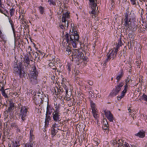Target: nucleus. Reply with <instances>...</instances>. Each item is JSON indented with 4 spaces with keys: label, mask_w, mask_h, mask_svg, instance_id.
Segmentation results:
<instances>
[{
    "label": "nucleus",
    "mask_w": 147,
    "mask_h": 147,
    "mask_svg": "<svg viewBox=\"0 0 147 147\" xmlns=\"http://www.w3.org/2000/svg\"><path fill=\"white\" fill-rule=\"evenodd\" d=\"M16 62H15L14 67L13 68V73L16 76H19L20 78H22L24 77L25 78V76H26V74L25 73V71L24 70V67H23V65L26 63L27 64V66L28 67V66H31L30 64V60L29 59L28 55L25 56L23 62L21 61V62H20L18 65L17 63L18 61L17 59H15Z\"/></svg>",
    "instance_id": "f257e3e1"
},
{
    "label": "nucleus",
    "mask_w": 147,
    "mask_h": 147,
    "mask_svg": "<svg viewBox=\"0 0 147 147\" xmlns=\"http://www.w3.org/2000/svg\"><path fill=\"white\" fill-rule=\"evenodd\" d=\"M72 53L71 56L72 61H73L74 60V59H76V61L78 62L77 65H79L83 62L82 59L84 54L82 52L81 49H75L72 52Z\"/></svg>",
    "instance_id": "f03ea898"
},
{
    "label": "nucleus",
    "mask_w": 147,
    "mask_h": 147,
    "mask_svg": "<svg viewBox=\"0 0 147 147\" xmlns=\"http://www.w3.org/2000/svg\"><path fill=\"white\" fill-rule=\"evenodd\" d=\"M38 72L36 70V66L32 65L30 72L29 80L31 84L33 85H35L38 83Z\"/></svg>",
    "instance_id": "7ed1b4c3"
},
{
    "label": "nucleus",
    "mask_w": 147,
    "mask_h": 147,
    "mask_svg": "<svg viewBox=\"0 0 147 147\" xmlns=\"http://www.w3.org/2000/svg\"><path fill=\"white\" fill-rule=\"evenodd\" d=\"M52 113L53 119L54 121L59 123L61 120V113L59 109H57Z\"/></svg>",
    "instance_id": "20e7f679"
},
{
    "label": "nucleus",
    "mask_w": 147,
    "mask_h": 147,
    "mask_svg": "<svg viewBox=\"0 0 147 147\" xmlns=\"http://www.w3.org/2000/svg\"><path fill=\"white\" fill-rule=\"evenodd\" d=\"M28 113L27 109L25 107H21L20 112L19 113V116L21 117L22 122H23L26 119V116Z\"/></svg>",
    "instance_id": "39448f33"
},
{
    "label": "nucleus",
    "mask_w": 147,
    "mask_h": 147,
    "mask_svg": "<svg viewBox=\"0 0 147 147\" xmlns=\"http://www.w3.org/2000/svg\"><path fill=\"white\" fill-rule=\"evenodd\" d=\"M70 18L69 13L67 12L66 13H63L62 18V21L64 22V26L67 28L68 27L69 25V22L68 19Z\"/></svg>",
    "instance_id": "423d86ee"
},
{
    "label": "nucleus",
    "mask_w": 147,
    "mask_h": 147,
    "mask_svg": "<svg viewBox=\"0 0 147 147\" xmlns=\"http://www.w3.org/2000/svg\"><path fill=\"white\" fill-rule=\"evenodd\" d=\"M69 44H71L74 48L76 47V43L78 42L79 36H76L73 35V34H70Z\"/></svg>",
    "instance_id": "0eeeda50"
},
{
    "label": "nucleus",
    "mask_w": 147,
    "mask_h": 147,
    "mask_svg": "<svg viewBox=\"0 0 147 147\" xmlns=\"http://www.w3.org/2000/svg\"><path fill=\"white\" fill-rule=\"evenodd\" d=\"M89 5L90 7L91 8L92 10L89 11L90 14H95V10L96 9V6L97 5L96 3V0H89Z\"/></svg>",
    "instance_id": "6e6552de"
},
{
    "label": "nucleus",
    "mask_w": 147,
    "mask_h": 147,
    "mask_svg": "<svg viewBox=\"0 0 147 147\" xmlns=\"http://www.w3.org/2000/svg\"><path fill=\"white\" fill-rule=\"evenodd\" d=\"M8 99L9 106L7 110L5 111V114H8L9 113H11L14 109V103H13L12 100Z\"/></svg>",
    "instance_id": "1a4fd4ad"
},
{
    "label": "nucleus",
    "mask_w": 147,
    "mask_h": 147,
    "mask_svg": "<svg viewBox=\"0 0 147 147\" xmlns=\"http://www.w3.org/2000/svg\"><path fill=\"white\" fill-rule=\"evenodd\" d=\"M128 13H125L124 17L125 18L124 20V23L123 26H124L126 27V29L127 30L129 28L130 24L129 23L131 21L130 19L128 18Z\"/></svg>",
    "instance_id": "9d476101"
},
{
    "label": "nucleus",
    "mask_w": 147,
    "mask_h": 147,
    "mask_svg": "<svg viewBox=\"0 0 147 147\" xmlns=\"http://www.w3.org/2000/svg\"><path fill=\"white\" fill-rule=\"evenodd\" d=\"M105 113L107 118L111 122H113L114 119L113 115L110 111L108 110H105Z\"/></svg>",
    "instance_id": "9b49d317"
},
{
    "label": "nucleus",
    "mask_w": 147,
    "mask_h": 147,
    "mask_svg": "<svg viewBox=\"0 0 147 147\" xmlns=\"http://www.w3.org/2000/svg\"><path fill=\"white\" fill-rule=\"evenodd\" d=\"M5 7L4 5L2 3L1 0H0V12L6 16L8 17V15H9L8 12L7 11H5Z\"/></svg>",
    "instance_id": "f8f14e48"
},
{
    "label": "nucleus",
    "mask_w": 147,
    "mask_h": 147,
    "mask_svg": "<svg viewBox=\"0 0 147 147\" xmlns=\"http://www.w3.org/2000/svg\"><path fill=\"white\" fill-rule=\"evenodd\" d=\"M121 88V87L117 85V86H116L115 90H113L112 92L111 95L112 96H115L119 92Z\"/></svg>",
    "instance_id": "ddd939ff"
},
{
    "label": "nucleus",
    "mask_w": 147,
    "mask_h": 147,
    "mask_svg": "<svg viewBox=\"0 0 147 147\" xmlns=\"http://www.w3.org/2000/svg\"><path fill=\"white\" fill-rule=\"evenodd\" d=\"M34 100L35 101V103L36 105H40L42 103L43 101L41 98L39 97H37V96L35 97Z\"/></svg>",
    "instance_id": "4468645a"
},
{
    "label": "nucleus",
    "mask_w": 147,
    "mask_h": 147,
    "mask_svg": "<svg viewBox=\"0 0 147 147\" xmlns=\"http://www.w3.org/2000/svg\"><path fill=\"white\" fill-rule=\"evenodd\" d=\"M124 73L122 70L121 69V70L118 72L117 74V76L116 78L117 80V82H118L120 81L122 77L123 76Z\"/></svg>",
    "instance_id": "2eb2a0df"
},
{
    "label": "nucleus",
    "mask_w": 147,
    "mask_h": 147,
    "mask_svg": "<svg viewBox=\"0 0 147 147\" xmlns=\"http://www.w3.org/2000/svg\"><path fill=\"white\" fill-rule=\"evenodd\" d=\"M52 116L45 114V126H48L49 122L51 120Z\"/></svg>",
    "instance_id": "dca6fc26"
},
{
    "label": "nucleus",
    "mask_w": 147,
    "mask_h": 147,
    "mask_svg": "<svg viewBox=\"0 0 147 147\" xmlns=\"http://www.w3.org/2000/svg\"><path fill=\"white\" fill-rule=\"evenodd\" d=\"M145 132L143 130H140L139 132L135 134L136 136L139 137L140 138H143L145 136Z\"/></svg>",
    "instance_id": "f3484780"
},
{
    "label": "nucleus",
    "mask_w": 147,
    "mask_h": 147,
    "mask_svg": "<svg viewBox=\"0 0 147 147\" xmlns=\"http://www.w3.org/2000/svg\"><path fill=\"white\" fill-rule=\"evenodd\" d=\"M52 108L51 106L48 104L46 109V115H51L52 112Z\"/></svg>",
    "instance_id": "a211bd4d"
},
{
    "label": "nucleus",
    "mask_w": 147,
    "mask_h": 147,
    "mask_svg": "<svg viewBox=\"0 0 147 147\" xmlns=\"http://www.w3.org/2000/svg\"><path fill=\"white\" fill-rule=\"evenodd\" d=\"M116 57V54H114L113 50L111 51L107 56L109 59L110 60L112 59V60L114 58H115Z\"/></svg>",
    "instance_id": "6ab92c4d"
},
{
    "label": "nucleus",
    "mask_w": 147,
    "mask_h": 147,
    "mask_svg": "<svg viewBox=\"0 0 147 147\" xmlns=\"http://www.w3.org/2000/svg\"><path fill=\"white\" fill-rule=\"evenodd\" d=\"M125 140H126L123 138H122L120 139H119L118 140V147L121 146L124 147L123 145Z\"/></svg>",
    "instance_id": "aec40b11"
},
{
    "label": "nucleus",
    "mask_w": 147,
    "mask_h": 147,
    "mask_svg": "<svg viewBox=\"0 0 147 147\" xmlns=\"http://www.w3.org/2000/svg\"><path fill=\"white\" fill-rule=\"evenodd\" d=\"M90 101L92 111H96V105L95 103L91 100H90Z\"/></svg>",
    "instance_id": "412c9836"
},
{
    "label": "nucleus",
    "mask_w": 147,
    "mask_h": 147,
    "mask_svg": "<svg viewBox=\"0 0 147 147\" xmlns=\"http://www.w3.org/2000/svg\"><path fill=\"white\" fill-rule=\"evenodd\" d=\"M65 53L67 55H70L71 53V49L69 46H67Z\"/></svg>",
    "instance_id": "4be33fe9"
},
{
    "label": "nucleus",
    "mask_w": 147,
    "mask_h": 147,
    "mask_svg": "<svg viewBox=\"0 0 147 147\" xmlns=\"http://www.w3.org/2000/svg\"><path fill=\"white\" fill-rule=\"evenodd\" d=\"M70 36V34L67 33L65 35V38L67 42L69 44L70 39H69V36Z\"/></svg>",
    "instance_id": "5701e85b"
},
{
    "label": "nucleus",
    "mask_w": 147,
    "mask_h": 147,
    "mask_svg": "<svg viewBox=\"0 0 147 147\" xmlns=\"http://www.w3.org/2000/svg\"><path fill=\"white\" fill-rule=\"evenodd\" d=\"M133 12V11H131L129 15V19H130L131 20V19H133L135 18V14Z\"/></svg>",
    "instance_id": "b1692460"
},
{
    "label": "nucleus",
    "mask_w": 147,
    "mask_h": 147,
    "mask_svg": "<svg viewBox=\"0 0 147 147\" xmlns=\"http://www.w3.org/2000/svg\"><path fill=\"white\" fill-rule=\"evenodd\" d=\"M111 144H113V146L115 145L116 146H118V140H113L111 141Z\"/></svg>",
    "instance_id": "393cba45"
},
{
    "label": "nucleus",
    "mask_w": 147,
    "mask_h": 147,
    "mask_svg": "<svg viewBox=\"0 0 147 147\" xmlns=\"http://www.w3.org/2000/svg\"><path fill=\"white\" fill-rule=\"evenodd\" d=\"M54 63L52 62H50L49 64V67L52 68L53 70L55 69L56 67L54 65Z\"/></svg>",
    "instance_id": "a878e982"
},
{
    "label": "nucleus",
    "mask_w": 147,
    "mask_h": 147,
    "mask_svg": "<svg viewBox=\"0 0 147 147\" xmlns=\"http://www.w3.org/2000/svg\"><path fill=\"white\" fill-rule=\"evenodd\" d=\"M39 9L40 13L42 14L45 12V8L42 6H40L39 7Z\"/></svg>",
    "instance_id": "bb28decb"
},
{
    "label": "nucleus",
    "mask_w": 147,
    "mask_h": 147,
    "mask_svg": "<svg viewBox=\"0 0 147 147\" xmlns=\"http://www.w3.org/2000/svg\"><path fill=\"white\" fill-rule=\"evenodd\" d=\"M7 90V89H5V91H4L2 92H1V94L5 98H8L9 96H8V95L6 94V90Z\"/></svg>",
    "instance_id": "cd10ccee"
},
{
    "label": "nucleus",
    "mask_w": 147,
    "mask_h": 147,
    "mask_svg": "<svg viewBox=\"0 0 147 147\" xmlns=\"http://www.w3.org/2000/svg\"><path fill=\"white\" fill-rule=\"evenodd\" d=\"M8 19L9 20V22L11 25L13 31V32H14L15 30L13 27V21L11 20V18L10 17Z\"/></svg>",
    "instance_id": "c85d7f7f"
},
{
    "label": "nucleus",
    "mask_w": 147,
    "mask_h": 147,
    "mask_svg": "<svg viewBox=\"0 0 147 147\" xmlns=\"http://www.w3.org/2000/svg\"><path fill=\"white\" fill-rule=\"evenodd\" d=\"M15 11V10L13 8H12L10 9L9 13L11 17L13 16L14 14Z\"/></svg>",
    "instance_id": "c756f323"
},
{
    "label": "nucleus",
    "mask_w": 147,
    "mask_h": 147,
    "mask_svg": "<svg viewBox=\"0 0 147 147\" xmlns=\"http://www.w3.org/2000/svg\"><path fill=\"white\" fill-rule=\"evenodd\" d=\"M128 36L130 40H133L134 38V36L132 34V33H129L128 34Z\"/></svg>",
    "instance_id": "7c9ffc66"
},
{
    "label": "nucleus",
    "mask_w": 147,
    "mask_h": 147,
    "mask_svg": "<svg viewBox=\"0 0 147 147\" xmlns=\"http://www.w3.org/2000/svg\"><path fill=\"white\" fill-rule=\"evenodd\" d=\"M57 90V92L58 93V94H59V96L61 95V92H62L63 91V90H62V89H61L59 87V89H58L57 87H56Z\"/></svg>",
    "instance_id": "2f4dec72"
},
{
    "label": "nucleus",
    "mask_w": 147,
    "mask_h": 147,
    "mask_svg": "<svg viewBox=\"0 0 147 147\" xmlns=\"http://www.w3.org/2000/svg\"><path fill=\"white\" fill-rule=\"evenodd\" d=\"M102 124H103V126H106L109 127V125L106 119H103Z\"/></svg>",
    "instance_id": "473e14b6"
},
{
    "label": "nucleus",
    "mask_w": 147,
    "mask_h": 147,
    "mask_svg": "<svg viewBox=\"0 0 147 147\" xmlns=\"http://www.w3.org/2000/svg\"><path fill=\"white\" fill-rule=\"evenodd\" d=\"M131 4L132 5H134L135 7L136 6V1H138V0H130Z\"/></svg>",
    "instance_id": "72a5a7b5"
},
{
    "label": "nucleus",
    "mask_w": 147,
    "mask_h": 147,
    "mask_svg": "<svg viewBox=\"0 0 147 147\" xmlns=\"http://www.w3.org/2000/svg\"><path fill=\"white\" fill-rule=\"evenodd\" d=\"M51 129V135H52L53 136H55L57 133L56 132V130L55 129Z\"/></svg>",
    "instance_id": "f704fd0d"
},
{
    "label": "nucleus",
    "mask_w": 147,
    "mask_h": 147,
    "mask_svg": "<svg viewBox=\"0 0 147 147\" xmlns=\"http://www.w3.org/2000/svg\"><path fill=\"white\" fill-rule=\"evenodd\" d=\"M131 79V77L129 76L128 77H127V79L125 80V83L128 84L130 81Z\"/></svg>",
    "instance_id": "c9c22d12"
},
{
    "label": "nucleus",
    "mask_w": 147,
    "mask_h": 147,
    "mask_svg": "<svg viewBox=\"0 0 147 147\" xmlns=\"http://www.w3.org/2000/svg\"><path fill=\"white\" fill-rule=\"evenodd\" d=\"M34 135L33 134H30V142L32 143L33 138H34Z\"/></svg>",
    "instance_id": "e433bc0d"
},
{
    "label": "nucleus",
    "mask_w": 147,
    "mask_h": 147,
    "mask_svg": "<svg viewBox=\"0 0 147 147\" xmlns=\"http://www.w3.org/2000/svg\"><path fill=\"white\" fill-rule=\"evenodd\" d=\"M92 113L93 114V116L95 118H97V117L98 116V115L96 113V111H92Z\"/></svg>",
    "instance_id": "4c0bfd02"
},
{
    "label": "nucleus",
    "mask_w": 147,
    "mask_h": 147,
    "mask_svg": "<svg viewBox=\"0 0 147 147\" xmlns=\"http://www.w3.org/2000/svg\"><path fill=\"white\" fill-rule=\"evenodd\" d=\"M12 147H18V143L16 141L14 142H13Z\"/></svg>",
    "instance_id": "58836bf2"
},
{
    "label": "nucleus",
    "mask_w": 147,
    "mask_h": 147,
    "mask_svg": "<svg viewBox=\"0 0 147 147\" xmlns=\"http://www.w3.org/2000/svg\"><path fill=\"white\" fill-rule=\"evenodd\" d=\"M71 65L70 64H68L67 65V70L68 71V72L69 73L71 71Z\"/></svg>",
    "instance_id": "ea45409f"
},
{
    "label": "nucleus",
    "mask_w": 147,
    "mask_h": 147,
    "mask_svg": "<svg viewBox=\"0 0 147 147\" xmlns=\"http://www.w3.org/2000/svg\"><path fill=\"white\" fill-rule=\"evenodd\" d=\"M3 84L2 85V86H1V88H0V91H1V92H2L5 91V90H4V84L2 83H1V84Z\"/></svg>",
    "instance_id": "a19ab883"
},
{
    "label": "nucleus",
    "mask_w": 147,
    "mask_h": 147,
    "mask_svg": "<svg viewBox=\"0 0 147 147\" xmlns=\"http://www.w3.org/2000/svg\"><path fill=\"white\" fill-rule=\"evenodd\" d=\"M142 98L144 100L147 102V96L145 94H143L142 96Z\"/></svg>",
    "instance_id": "79ce46f5"
},
{
    "label": "nucleus",
    "mask_w": 147,
    "mask_h": 147,
    "mask_svg": "<svg viewBox=\"0 0 147 147\" xmlns=\"http://www.w3.org/2000/svg\"><path fill=\"white\" fill-rule=\"evenodd\" d=\"M25 147H33V144L32 143L27 144L25 145Z\"/></svg>",
    "instance_id": "37998d69"
},
{
    "label": "nucleus",
    "mask_w": 147,
    "mask_h": 147,
    "mask_svg": "<svg viewBox=\"0 0 147 147\" xmlns=\"http://www.w3.org/2000/svg\"><path fill=\"white\" fill-rule=\"evenodd\" d=\"M48 2H50L51 4H52L53 5H55V0H48Z\"/></svg>",
    "instance_id": "c03bdc74"
},
{
    "label": "nucleus",
    "mask_w": 147,
    "mask_h": 147,
    "mask_svg": "<svg viewBox=\"0 0 147 147\" xmlns=\"http://www.w3.org/2000/svg\"><path fill=\"white\" fill-rule=\"evenodd\" d=\"M127 89L124 88V90L122 91L121 94H123L125 95L126 92L127 91Z\"/></svg>",
    "instance_id": "a18cd8bd"
},
{
    "label": "nucleus",
    "mask_w": 147,
    "mask_h": 147,
    "mask_svg": "<svg viewBox=\"0 0 147 147\" xmlns=\"http://www.w3.org/2000/svg\"><path fill=\"white\" fill-rule=\"evenodd\" d=\"M53 92H54V93H55V94L56 95H58V93L57 91V90L56 87L54 88V89H53Z\"/></svg>",
    "instance_id": "49530a36"
},
{
    "label": "nucleus",
    "mask_w": 147,
    "mask_h": 147,
    "mask_svg": "<svg viewBox=\"0 0 147 147\" xmlns=\"http://www.w3.org/2000/svg\"><path fill=\"white\" fill-rule=\"evenodd\" d=\"M121 95L120 96H118V100H120L123 97H124L125 95L122 94L121 93Z\"/></svg>",
    "instance_id": "de8ad7c7"
},
{
    "label": "nucleus",
    "mask_w": 147,
    "mask_h": 147,
    "mask_svg": "<svg viewBox=\"0 0 147 147\" xmlns=\"http://www.w3.org/2000/svg\"><path fill=\"white\" fill-rule=\"evenodd\" d=\"M118 49L119 47H118V46H117V47L115 49L114 51V53H115V54H116V55L117 54V52L118 51Z\"/></svg>",
    "instance_id": "09e8293b"
},
{
    "label": "nucleus",
    "mask_w": 147,
    "mask_h": 147,
    "mask_svg": "<svg viewBox=\"0 0 147 147\" xmlns=\"http://www.w3.org/2000/svg\"><path fill=\"white\" fill-rule=\"evenodd\" d=\"M124 146H125V147H129L130 146H129V144L127 142H126V141L123 145Z\"/></svg>",
    "instance_id": "8fccbe9b"
},
{
    "label": "nucleus",
    "mask_w": 147,
    "mask_h": 147,
    "mask_svg": "<svg viewBox=\"0 0 147 147\" xmlns=\"http://www.w3.org/2000/svg\"><path fill=\"white\" fill-rule=\"evenodd\" d=\"M33 55H34L35 58H36L38 57L39 56V54L37 53H33Z\"/></svg>",
    "instance_id": "3c124183"
},
{
    "label": "nucleus",
    "mask_w": 147,
    "mask_h": 147,
    "mask_svg": "<svg viewBox=\"0 0 147 147\" xmlns=\"http://www.w3.org/2000/svg\"><path fill=\"white\" fill-rule=\"evenodd\" d=\"M122 42L121 40H120L118 43V45H118L119 46H118V47H119V46H121L122 45Z\"/></svg>",
    "instance_id": "603ef678"
},
{
    "label": "nucleus",
    "mask_w": 147,
    "mask_h": 147,
    "mask_svg": "<svg viewBox=\"0 0 147 147\" xmlns=\"http://www.w3.org/2000/svg\"><path fill=\"white\" fill-rule=\"evenodd\" d=\"M124 85V84L122 82H120L119 85H117L118 86H119V87L122 88V86Z\"/></svg>",
    "instance_id": "864d4df0"
},
{
    "label": "nucleus",
    "mask_w": 147,
    "mask_h": 147,
    "mask_svg": "<svg viewBox=\"0 0 147 147\" xmlns=\"http://www.w3.org/2000/svg\"><path fill=\"white\" fill-rule=\"evenodd\" d=\"M57 124L55 123L52 126V128L51 129H55L54 128L56 127L57 126Z\"/></svg>",
    "instance_id": "5fc2aeb1"
},
{
    "label": "nucleus",
    "mask_w": 147,
    "mask_h": 147,
    "mask_svg": "<svg viewBox=\"0 0 147 147\" xmlns=\"http://www.w3.org/2000/svg\"><path fill=\"white\" fill-rule=\"evenodd\" d=\"M109 127L106 126H102V128L104 130H106L108 129Z\"/></svg>",
    "instance_id": "6e6d98bb"
},
{
    "label": "nucleus",
    "mask_w": 147,
    "mask_h": 147,
    "mask_svg": "<svg viewBox=\"0 0 147 147\" xmlns=\"http://www.w3.org/2000/svg\"><path fill=\"white\" fill-rule=\"evenodd\" d=\"M110 60V59H109V58H108V57H107V58L104 61V64L106 65V63L107 62H108Z\"/></svg>",
    "instance_id": "4d7b16f0"
},
{
    "label": "nucleus",
    "mask_w": 147,
    "mask_h": 147,
    "mask_svg": "<svg viewBox=\"0 0 147 147\" xmlns=\"http://www.w3.org/2000/svg\"><path fill=\"white\" fill-rule=\"evenodd\" d=\"M34 129L32 128H31L30 131V134H33Z\"/></svg>",
    "instance_id": "13d9d810"
},
{
    "label": "nucleus",
    "mask_w": 147,
    "mask_h": 147,
    "mask_svg": "<svg viewBox=\"0 0 147 147\" xmlns=\"http://www.w3.org/2000/svg\"><path fill=\"white\" fill-rule=\"evenodd\" d=\"M28 50L29 51V54H30V51H32V50L30 46H29L28 47Z\"/></svg>",
    "instance_id": "bf43d9fd"
},
{
    "label": "nucleus",
    "mask_w": 147,
    "mask_h": 147,
    "mask_svg": "<svg viewBox=\"0 0 147 147\" xmlns=\"http://www.w3.org/2000/svg\"><path fill=\"white\" fill-rule=\"evenodd\" d=\"M88 84L90 85H92L93 84V82L92 81H90L88 82Z\"/></svg>",
    "instance_id": "052dcab7"
},
{
    "label": "nucleus",
    "mask_w": 147,
    "mask_h": 147,
    "mask_svg": "<svg viewBox=\"0 0 147 147\" xmlns=\"http://www.w3.org/2000/svg\"><path fill=\"white\" fill-rule=\"evenodd\" d=\"M124 88L128 89V84L125 83V85L124 86Z\"/></svg>",
    "instance_id": "680f3d73"
},
{
    "label": "nucleus",
    "mask_w": 147,
    "mask_h": 147,
    "mask_svg": "<svg viewBox=\"0 0 147 147\" xmlns=\"http://www.w3.org/2000/svg\"><path fill=\"white\" fill-rule=\"evenodd\" d=\"M73 35H75V36H76L78 35L79 36V35L78 34V32L77 31H74V34H73Z\"/></svg>",
    "instance_id": "e2e57ef3"
},
{
    "label": "nucleus",
    "mask_w": 147,
    "mask_h": 147,
    "mask_svg": "<svg viewBox=\"0 0 147 147\" xmlns=\"http://www.w3.org/2000/svg\"><path fill=\"white\" fill-rule=\"evenodd\" d=\"M55 76H54V75H53V76H52L51 77V79L52 81H54V80H55Z\"/></svg>",
    "instance_id": "0e129e2a"
},
{
    "label": "nucleus",
    "mask_w": 147,
    "mask_h": 147,
    "mask_svg": "<svg viewBox=\"0 0 147 147\" xmlns=\"http://www.w3.org/2000/svg\"><path fill=\"white\" fill-rule=\"evenodd\" d=\"M11 91L10 90H6V94L8 95V94H9L10 93H11Z\"/></svg>",
    "instance_id": "69168bd1"
},
{
    "label": "nucleus",
    "mask_w": 147,
    "mask_h": 147,
    "mask_svg": "<svg viewBox=\"0 0 147 147\" xmlns=\"http://www.w3.org/2000/svg\"><path fill=\"white\" fill-rule=\"evenodd\" d=\"M39 53H40V54H39V55H40H40H42L43 54V52H42L41 51H39Z\"/></svg>",
    "instance_id": "338daca9"
},
{
    "label": "nucleus",
    "mask_w": 147,
    "mask_h": 147,
    "mask_svg": "<svg viewBox=\"0 0 147 147\" xmlns=\"http://www.w3.org/2000/svg\"><path fill=\"white\" fill-rule=\"evenodd\" d=\"M8 101V99L7 100H6V102H4V104L3 105V106H7V101Z\"/></svg>",
    "instance_id": "774afa93"
}]
</instances>
